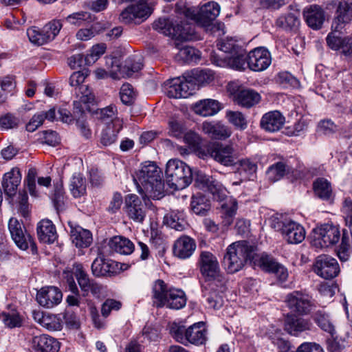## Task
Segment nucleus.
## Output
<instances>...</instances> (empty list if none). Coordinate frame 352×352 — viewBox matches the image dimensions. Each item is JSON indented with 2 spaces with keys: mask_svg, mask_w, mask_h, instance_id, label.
<instances>
[{
  "mask_svg": "<svg viewBox=\"0 0 352 352\" xmlns=\"http://www.w3.org/2000/svg\"><path fill=\"white\" fill-rule=\"evenodd\" d=\"M120 97L122 102L129 105L132 104L135 98V93L130 84H124L120 91Z\"/></svg>",
  "mask_w": 352,
  "mask_h": 352,
  "instance_id": "5fc2aeb1",
  "label": "nucleus"
},
{
  "mask_svg": "<svg viewBox=\"0 0 352 352\" xmlns=\"http://www.w3.org/2000/svg\"><path fill=\"white\" fill-rule=\"evenodd\" d=\"M133 2L135 3L128 6L120 14V20L124 23L129 24L138 19H145L151 14L147 0H134Z\"/></svg>",
  "mask_w": 352,
  "mask_h": 352,
  "instance_id": "4468645a",
  "label": "nucleus"
},
{
  "mask_svg": "<svg viewBox=\"0 0 352 352\" xmlns=\"http://www.w3.org/2000/svg\"><path fill=\"white\" fill-rule=\"evenodd\" d=\"M164 221L170 228L177 231L185 230L188 227L184 214L179 212L173 211L167 214L164 218Z\"/></svg>",
  "mask_w": 352,
  "mask_h": 352,
  "instance_id": "e433bc0d",
  "label": "nucleus"
},
{
  "mask_svg": "<svg viewBox=\"0 0 352 352\" xmlns=\"http://www.w3.org/2000/svg\"><path fill=\"white\" fill-rule=\"evenodd\" d=\"M283 333L280 329L275 330L274 333H271L270 338L272 342L277 345L278 349L281 351H286L289 348V343L285 340L283 337Z\"/></svg>",
  "mask_w": 352,
  "mask_h": 352,
  "instance_id": "69168bd1",
  "label": "nucleus"
},
{
  "mask_svg": "<svg viewBox=\"0 0 352 352\" xmlns=\"http://www.w3.org/2000/svg\"><path fill=\"white\" fill-rule=\"evenodd\" d=\"M177 58L184 63L197 61L200 58L199 52L190 46H184L179 49L177 54Z\"/></svg>",
  "mask_w": 352,
  "mask_h": 352,
  "instance_id": "de8ad7c7",
  "label": "nucleus"
},
{
  "mask_svg": "<svg viewBox=\"0 0 352 352\" xmlns=\"http://www.w3.org/2000/svg\"><path fill=\"white\" fill-rule=\"evenodd\" d=\"M286 166L283 162H277L271 166L267 170V177L272 182L280 180L285 174Z\"/></svg>",
  "mask_w": 352,
  "mask_h": 352,
  "instance_id": "8fccbe9b",
  "label": "nucleus"
},
{
  "mask_svg": "<svg viewBox=\"0 0 352 352\" xmlns=\"http://www.w3.org/2000/svg\"><path fill=\"white\" fill-rule=\"evenodd\" d=\"M42 326L49 330H60L62 328V322L60 319L55 315L46 314L44 320L42 322Z\"/></svg>",
  "mask_w": 352,
  "mask_h": 352,
  "instance_id": "bf43d9fd",
  "label": "nucleus"
},
{
  "mask_svg": "<svg viewBox=\"0 0 352 352\" xmlns=\"http://www.w3.org/2000/svg\"><path fill=\"white\" fill-rule=\"evenodd\" d=\"M250 221H243V234L249 241L243 240V261L254 267H259L263 271L270 273L277 266L278 262L270 255L263 252L258 253L256 237L251 232Z\"/></svg>",
  "mask_w": 352,
  "mask_h": 352,
  "instance_id": "f03ea898",
  "label": "nucleus"
},
{
  "mask_svg": "<svg viewBox=\"0 0 352 352\" xmlns=\"http://www.w3.org/2000/svg\"><path fill=\"white\" fill-rule=\"evenodd\" d=\"M118 139V134L112 128L107 126L102 133L100 142L104 146L113 144Z\"/></svg>",
  "mask_w": 352,
  "mask_h": 352,
  "instance_id": "774afa93",
  "label": "nucleus"
},
{
  "mask_svg": "<svg viewBox=\"0 0 352 352\" xmlns=\"http://www.w3.org/2000/svg\"><path fill=\"white\" fill-rule=\"evenodd\" d=\"M314 320L324 331L329 333L331 336L336 334V328L329 316L322 311H318L314 316Z\"/></svg>",
  "mask_w": 352,
  "mask_h": 352,
  "instance_id": "a19ab883",
  "label": "nucleus"
},
{
  "mask_svg": "<svg viewBox=\"0 0 352 352\" xmlns=\"http://www.w3.org/2000/svg\"><path fill=\"white\" fill-rule=\"evenodd\" d=\"M242 242L236 241L230 244L223 257V265L229 273L239 272L242 267Z\"/></svg>",
  "mask_w": 352,
  "mask_h": 352,
  "instance_id": "a211bd4d",
  "label": "nucleus"
},
{
  "mask_svg": "<svg viewBox=\"0 0 352 352\" xmlns=\"http://www.w3.org/2000/svg\"><path fill=\"white\" fill-rule=\"evenodd\" d=\"M195 249V241L192 238L184 235L175 241L173 254L179 258L185 259L191 256Z\"/></svg>",
  "mask_w": 352,
  "mask_h": 352,
  "instance_id": "c756f323",
  "label": "nucleus"
},
{
  "mask_svg": "<svg viewBox=\"0 0 352 352\" xmlns=\"http://www.w3.org/2000/svg\"><path fill=\"white\" fill-rule=\"evenodd\" d=\"M153 302L160 307L166 306L170 309H179L186 304V297L182 289L170 288L162 280L155 282L153 287Z\"/></svg>",
  "mask_w": 352,
  "mask_h": 352,
  "instance_id": "20e7f679",
  "label": "nucleus"
},
{
  "mask_svg": "<svg viewBox=\"0 0 352 352\" xmlns=\"http://www.w3.org/2000/svg\"><path fill=\"white\" fill-rule=\"evenodd\" d=\"M276 25L285 30H293L296 29L300 25L298 16L294 13L280 16L276 22Z\"/></svg>",
  "mask_w": 352,
  "mask_h": 352,
  "instance_id": "c03bdc74",
  "label": "nucleus"
},
{
  "mask_svg": "<svg viewBox=\"0 0 352 352\" xmlns=\"http://www.w3.org/2000/svg\"><path fill=\"white\" fill-rule=\"evenodd\" d=\"M89 72L86 69L74 72L69 78V85L75 87V94L79 98L74 102V107L76 111L82 113L85 110H90V105L95 103V96L89 89L88 86L84 85Z\"/></svg>",
  "mask_w": 352,
  "mask_h": 352,
  "instance_id": "0eeeda50",
  "label": "nucleus"
},
{
  "mask_svg": "<svg viewBox=\"0 0 352 352\" xmlns=\"http://www.w3.org/2000/svg\"><path fill=\"white\" fill-rule=\"evenodd\" d=\"M276 82L283 86H296L298 85V80L287 72H280L275 77Z\"/></svg>",
  "mask_w": 352,
  "mask_h": 352,
  "instance_id": "e2e57ef3",
  "label": "nucleus"
},
{
  "mask_svg": "<svg viewBox=\"0 0 352 352\" xmlns=\"http://www.w3.org/2000/svg\"><path fill=\"white\" fill-rule=\"evenodd\" d=\"M27 34L30 42L35 45H42L50 41L43 28L41 30H37L35 28H29L27 31Z\"/></svg>",
  "mask_w": 352,
  "mask_h": 352,
  "instance_id": "3c124183",
  "label": "nucleus"
},
{
  "mask_svg": "<svg viewBox=\"0 0 352 352\" xmlns=\"http://www.w3.org/2000/svg\"><path fill=\"white\" fill-rule=\"evenodd\" d=\"M72 243L78 248H87L92 242L91 233L80 227L76 228L72 230L71 235Z\"/></svg>",
  "mask_w": 352,
  "mask_h": 352,
  "instance_id": "c9c22d12",
  "label": "nucleus"
},
{
  "mask_svg": "<svg viewBox=\"0 0 352 352\" xmlns=\"http://www.w3.org/2000/svg\"><path fill=\"white\" fill-rule=\"evenodd\" d=\"M190 208L196 214L205 215L210 209V202L205 195L197 193L191 198Z\"/></svg>",
  "mask_w": 352,
  "mask_h": 352,
  "instance_id": "4c0bfd02",
  "label": "nucleus"
},
{
  "mask_svg": "<svg viewBox=\"0 0 352 352\" xmlns=\"http://www.w3.org/2000/svg\"><path fill=\"white\" fill-rule=\"evenodd\" d=\"M61 291L56 287L48 286L42 287L38 291L36 300L43 307L52 308L58 305L62 300Z\"/></svg>",
  "mask_w": 352,
  "mask_h": 352,
  "instance_id": "4be33fe9",
  "label": "nucleus"
},
{
  "mask_svg": "<svg viewBox=\"0 0 352 352\" xmlns=\"http://www.w3.org/2000/svg\"><path fill=\"white\" fill-rule=\"evenodd\" d=\"M261 99L260 94L254 90L243 89V107L250 108L258 104Z\"/></svg>",
  "mask_w": 352,
  "mask_h": 352,
  "instance_id": "6e6d98bb",
  "label": "nucleus"
},
{
  "mask_svg": "<svg viewBox=\"0 0 352 352\" xmlns=\"http://www.w3.org/2000/svg\"><path fill=\"white\" fill-rule=\"evenodd\" d=\"M111 250L121 254H130L134 250L133 243L128 239L116 236L113 237L109 242Z\"/></svg>",
  "mask_w": 352,
  "mask_h": 352,
  "instance_id": "f704fd0d",
  "label": "nucleus"
},
{
  "mask_svg": "<svg viewBox=\"0 0 352 352\" xmlns=\"http://www.w3.org/2000/svg\"><path fill=\"white\" fill-rule=\"evenodd\" d=\"M315 193L321 199H327L331 195L330 183L324 178H319L314 183Z\"/></svg>",
  "mask_w": 352,
  "mask_h": 352,
  "instance_id": "49530a36",
  "label": "nucleus"
},
{
  "mask_svg": "<svg viewBox=\"0 0 352 352\" xmlns=\"http://www.w3.org/2000/svg\"><path fill=\"white\" fill-rule=\"evenodd\" d=\"M21 181V174L18 168H12L9 172L4 174L2 187L4 192L9 197L15 195L17 187Z\"/></svg>",
  "mask_w": 352,
  "mask_h": 352,
  "instance_id": "2f4dec72",
  "label": "nucleus"
},
{
  "mask_svg": "<svg viewBox=\"0 0 352 352\" xmlns=\"http://www.w3.org/2000/svg\"><path fill=\"white\" fill-rule=\"evenodd\" d=\"M37 234L39 240L45 243H53L57 239L55 226L49 219H43L38 223Z\"/></svg>",
  "mask_w": 352,
  "mask_h": 352,
  "instance_id": "473e14b6",
  "label": "nucleus"
},
{
  "mask_svg": "<svg viewBox=\"0 0 352 352\" xmlns=\"http://www.w3.org/2000/svg\"><path fill=\"white\" fill-rule=\"evenodd\" d=\"M311 322L309 320L287 314L285 318L284 328L289 334L298 336L300 333L311 329Z\"/></svg>",
  "mask_w": 352,
  "mask_h": 352,
  "instance_id": "c85d7f7f",
  "label": "nucleus"
},
{
  "mask_svg": "<svg viewBox=\"0 0 352 352\" xmlns=\"http://www.w3.org/2000/svg\"><path fill=\"white\" fill-rule=\"evenodd\" d=\"M74 273L81 290L85 292L84 296L87 295L89 292L95 296L100 295L103 291L102 285L89 278L81 264H74Z\"/></svg>",
  "mask_w": 352,
  "mask_h": 352,
  "instance_id": "412c9836",
  "label": "nucleus"
},
{
  "mask_svg": "<svg viewBox=\"0 0 352 352\" xmlns=\"http://www.w3.org/2000/svg\"><path fill=\"white\" fill-rule=\"evenodd\" d=\"M121 302L114 299H107L102 305L101 313L104 317H107L112 310H119Z\"/></svg>",
  "mask_w": 352,
  "mask_h": 352,
  "instance_id": "338daca9",
  "label": "nucleus"
},
{
  "mask_svg": "<svg viewBox=\"0 0 352 352\" xmlns=\"http://www.w3.org/2000/svg\"><path fill=\"white\" fill-rule=\"evenodd\" d=\"M256 162L247 159L243 160V174L246 175V177L250 181H254L256 178Z\"/></svg>",
  "mask_w": 352,
  "mask_h": 352,
  "instance_id": "0e129e2a",
  "label": "nucleus"
},
{
  "mask_svg": "<svg viewBox=\"0 0 352 352\" xmlns=\"http://www.w3.org/2000/svg\"><path fill=\"white\" fill-rule=\"evenodd\" d=\"M351 21L352 0H340L331 23V30L340 32Z\"/></svg>",
  "mask_w": 352,
  "mask_h": 352,
  "instance_id": "f3484780",
  "label": "nucleus"
},
{
  "mask_svg": "<svg viewBox=\"0 0 352 352\" xmlns=\"http://www.w3.org/2000/svg\"><path fill=\"white\" fill-rule=\"evenodd\" d=\"M134 181L140 193L156 199L163 197L164 184L162 181V171L155 163L146 162L142 164Z\"/></svg>",
  "mask_w": 352,
  "mask_h": 352,
  "instance_id": "f257e3e1",
  "label": "nucleus"
},
{
  "mask_svg": "<svg viewBox=\"0 0 352 352\" xmlns=\"http://www.w3.org/2000/svg\"><path fill=\"white\" fill-rule=\"evenodd\" d=\"M285 302L289 309L298 315H307L315 308L311 297L300 292L287 294Z\"/></svg>",
  "mask_w": 352,
  "mask_h": 352,
  "instance_id": "9b49d317",
  "label": "nucleus"
},
{
  "mask_svg": "<svg viewBox=\"0 0 352 352\" xmlns=\"http://www.w3.org/2000/svg\"><path fill=\"white\" fill-rule=\"evenodd\" d=\"M182 12L187 19L195 21L207 31L215 32L223 29V24L214 22L220 12V7L216 2L211 1L204 4L199 11L194 8H184Z\"/></svg>",
  "mask_w": 352,
  "mask_h": 352,
  "instance_id": "7ed1b4c3",
  "label": "nucleus"
},
{
  "mask_svg": "<svg viewBox=\"0 0 352 352\" xmlns=\"http://www.w3.org/2000/svg\"><path fill=\"white\" fill-rule=\"evenodd\" d=\"M54 206L57 210H62L64 206V192L61 183L54 185V192L52 197Z\"/></svg>",
  "mask_w": 352,
  "mask_h": 352,
  "instance_id": "680f3d73",
  "label": "nucleus"
},
{
  "mask_svg": "<svg viewBox=\"0 0 352 352\" xmlns=\"http://www.w3.org/2000/svg\"><path fill=\"white\" fill-rule=\"evenodd\" d=\"M188 76L192 79L194 87L209 84L214 79V74L210 69H195Z\"/></svg>",
  "mask_w": 352,
  "mask_h": 352,
  "instance_id": "58836bf2",
  "label": "nucleus"
},
{
  "mask_svg": "<svg viewBox=\"0 0 352 352\" xmlns=\"http://www.w3.org/2000/svg\"><path fill=\"white\" fill-rule=\"evenodd\" d=\"M165 179L173 190L184 189L192 182L191 168L181 160H170L166 166Z\"/></svg>",
  "mask_w": 352,
  "mask_h": 352,
  "instance_id": "423d86ee",
  "label": "nucleus"
},
{
  "mask_svg": "<svg viewBox=\"0 0 352 352\" xmlns=\"http://www.w3.org/2000/svg\"><path fill=\"white\" fill-rule=\"evenodd\" d=\"M90 19V14L87 12L80 11L74 12L65 17L66 23L71 25L80 26Z\"/></svg>",
  "mask_w": 352,
  "mask_h": 352,
  "instance_id": "603ef678",
  "label": "nucleus"
},
{
  "mask_svg": "<svg viewBox=\"0 0 352 352\" xmlns=\"http://www.w3.org/2000/svg\"><path fill=\"white\" fill-rule=\"evenodd\" d=\"M197 154L202 159L212 158L225 166H232L236 160V153L231 145L219 142H209L197 150Z\"/></svg>",
  "mask_w": 352,
  "mask_h": 352,
  "instance_id": "6e6552de",
  "label": "nucleus"
},
{
  "mask_svg": "<svg viewBox=\"0 0 352 352\" xmlns=\"http://www.w3.org/2000/svg\"><path fill=\"white\" fill-rule=\"evenodd\" d=\"M19 120L11 113H7L0 118V128L9 130L18 126Z\"/></svg>",
  "mask_w": 352,
  "mask_h": 352,
  "instance_id": "052dcab7",
  "label": "nucleus"
},
{
  "mask_svg": "<svg viewBox=\"0 0 352 352\" xmlns=\"http://www.w3.org/2000/svg\"><path fill=\"white\" fill-rule=\"evenodd\" d=\"M202 131L212 140H225L230 137V129L221 122H204Z\"/></svg>",
  "mask_w": 352,
  "mask_h": 352,
  "instance_id": "393cba45",
  "label": "nucleus"
},
{
  "mask_svg": "<svg viewBox=\"0 0 352 352\" xmlns=\"http://www.w3.org/2000/svg\"><path fill=\"white\" fill-rule=\"evenodd\" d=\"M192 109L195 113L206 117L217 113L221 110V106L217 100L204 99L195 103Z\"/></svg>",
  "mask_w": 352,
  "mask_h": 352,
  "instance_id": "72a5a7b5",
  "label": "nucleus"
},
{
  "mask_svg": "<svg viewBox=\"0 0 352 352\" xmlns=\"http://www.w3.org/2000/svg\"><path fill=\"white\" fill-rule=\"evenodd\" d=\"M199 264L203 276L209 278H215L219 276L220 269L217 257L210 252H201Z\"/></svg>",
  "mask_w": 352,
  "mask_h": 352,
  "instance_id": "b1692460",
  "label": "nucleus"
},
{
  "mask_svg": "<svg viewBox=\"0 0 352 352\" xmlns=\"http://www.w3.org/2000/svg\"><path fill=\"white\" fill-rule=\"evenodd\" d=\"M285 122V116L279 111H270L261 118L260 125L267 132L274 133L280 130Z\"/></svg>",
  "mask_w": 352,
  "mask_h": 352,
  "instance_id": "a878e982",
  "label": "nucleus"
},
{
  "mask_svg": "<svg viewBox=\"0 0 352 352\" xmlns=\"http://www.w3.org/2000/svg\"><path fill=\"white\" fill-rule=\"evenodd\" d=\"M169 332L171 336L178 342L184 345L192 344H203L207 339V330L204 322L195 323L186 328L185 326L176 322L169 325Z\"/></svg>",
  "mask_w": 352,
  "mask_h": 352,
  "instance_id": "39448f33",
  "label": "nucleus"
},
{
  "mask_svg": "<svg viewBox=\"0 0 352 352\" xmlns=\"http://www.w3.org/2000/svg\"><path fill=\"white\" fill-rule=\"evenodd\" d=\"M314 272L324 279L336 277L340 272L337 261L328 255H320L317 257L314 267Z\"/></svg>",
  "mask_w": 352,
  "mask_h": 352,
  "instance_id": "dca6fc26",
  "label": "nucleus"
},
{
  "mask_svg": "<svg viewBox=\"0 0 352 352\" xmlns=\"http://www.w3.org/2000/svg\"><path fill=\"white\" fill-rule=\"evenodd\" d=\"M105 50L106 45L104 43L94 45L89 54L85 56V64L90 65L95 63L105 52Z\"/></svg>",
  "mask_w": 352,
  "mask_h": 352,
  "instance_id": "13d9d810",
  "label": "nucleus"
},
{
  "mask_svg": "<svg viewBox=\"0 0 352 352\" xmlns=\"http://www.w3.org/2000/svg\"><path fill=\"white\" fill-rule=\"evenodd\" d=\"M91 270L96 276H111L117 274L119 267L117 262L99 256L94 261Z\"/></svg>",
  "mask_w": 352,
  "mask_h": 352,
  "instance_id": "bb28decb",
  "label": "nucleus"
},
{
  "mask_svg": "<svg viewBox=\"0 0 352 352\" xmlns=\"http://www.w3.org/2000/svg\"><path fill=\"white\" fill-rule=\"evenodd\" d=\"M142 67L141 58L138 56H133L127 58L124 66L120 69V75L122 77H130L135 72H138Z\"/></svg>",
  "mask_w": 352,
  "mask_h": 352,
  "instance_id": "ea45409f",
  "label": "nucleus"
},
{
  "mask_svg": "<svg viewBox=\"0 0 352 352\" xmlns=\"http://www.w3.org/2000/svg\"><path fill=\"white\" fill-rule=\"evenodd\" d=\"M332 32H333L332 30ZM327 43L328 46L333 50H338L339 49H342L343 53L346 56H349L348 54V49L349 43V41H350L349 36H345V37H340L336 36L333 34V32H330L328 36H327Z\"/></svg>",
  "mask_w": 352,
  "mask_h": 352,
  "instance_id": "79ce46f5",
  "label": "nucleus"
},
{
  "mask_svg": "<svg viewBox=\"0 0 352 352\" xmlns=\"http://www.w3.org/2000/svg\"><path fill=\"white\" fill-rule=\"evenodd\" d=\"M0 319L3 324L9 328L21 327L22 320L18 312L16 311H3L0 314Z\"/></svg>",
  "mask_w": 352,
  "mask_h": 352,
  "instance_id": "09e8293b",
  "label": "nucleus"
},
{
  "mask_svg": "<svg viewBox=\"0 0 352 352\" xmlns=\"http://www.w3.org/2000/svg\"><path fill=\"white\" fill-rule=\"evenodd\" d=\"M245 62L250 70L261 72L270 67L272 63V56L265 47H258L249 52Z\"/></svg>",
  "mask_w": 352,
  "mask_h": 352,
  "instance_id": "ddd939ff",
  "label": "nucleus"
},
{
  "mask_svg": "<svg viewBox=\"0 0 352 352\" xmlns=\"http://www.w3.org/2000/svg\"><path fill=\"white\" fill-rule=\"evenodd\" d=\"M222 214L224 216V222L226 225H230L232 222V218L235 215L237 210L236 201L230 198L221 205Z\"/></svg>",
  "mask_w": 352,
  "mask_h": 352,
  "instance_id": "a18cd8bd",
  "label": "nucleus"
},
{
  "mask_svg": "<svg viewBox=\"0 0 352 352\" xmlns=\"http://www.w3.org/2000/svg\"><path fill=\"white\" fill-rule=\"evenodd\" d=\"M166 94L173 98H186L193 94L195 87L188 75L169 80L166 84Z\"/></svg>",
  "mask_w": 352,
  "mask_h": 352,
  "instance_id": "f8f14e48",
  "label": "nucleus"
},
{
  "mask_svg": "<svg viewBox=\"0 0 352 352\" xmlns=\"http://www.w3.org/2000/svg\"><path fill=\"white\" fill-rule=\"evenodd\" d=\"M281 232L283 238L291 244H298L304 241L306 235L305 228L294 221L283 223Z\"/></svg>",
  "mask_w": 352,
  "mask_h": 352,
  "instance_id": "5701e85b",
  "label": "nucleus"
},
{
  "mask_svg": "<svg viewBox=\"0 0 352 352\" xmlns=\"http://www.w3.org/2000/svg\"><path fill=\"white\" fill-rule=\"evenodd\" d=\"M63 27V23L59 19H53L43 26L45 33L50 41H52L58 34Z\"/></svg>",
  "mask_w": 352,
  "mask_h": 352,
  "instance_id": "864d4df0",
  "label": "nucleus"
},
{
  "mask_svg": "<svg viewBox=\"0 0 352 352\" xmlns=\"http://www.w3.org/2000/svg\"><path fill=\"white\" fill-rule=\"evenodd\" d=\"M31 344L34 352H58L59 349L58 342L47 335L34 336Z\"/></svg>",
  "mask_w": 352,
  "mask_h": 352,
  "instance_id": "7c9ffc66",
  "label": "nucleus"
},
{
  "mask_svg": "<svg viewBox=\"0 0 352 352\" xmlns=\"http://www.w3.org/2000/svg\"><path fill=\"white\" fill-rule=\"evenodd\" d=\"M124 210L134 221L142 223L146 217V209L142 200L136 195H129L125 198Z\"/></svg>",
  "mask_w": 352,
  "mask_h": 352,
  "instance_id": "aec40b11",
  "label": "nucleus"
},
{
  "mask_svg": "<svg viewBox=\"0 0 352 352\" xmlns=\"http://www.w3.org/2000/svg\"><path fill=\"white\" fill-rule=\"evenodd\" d=\"M303 16L309 27L313 30H319L325 21V13L318 5H311L303 10Z\"/></svg>",
  "mask_w": 352,
  "mask_h": 352,
  "instance_id": "cd10ccee",
  "label": "nucleus"
},
{
  "mask_svg": "<svg viewBox=\"0 0 352 352\" xmlns=\"http://www.w3.org/2000/svg\"><path fill=\"white\" fill-rule=\"evenodd\" d=\"M219 49L222 52L230 54V56L226 58L227 65L234 69L241 70V49L236 41L232 38L223 40L218 44Z\"/></svg>",
  "mask_w": 352,
  "mask_h": 352,
  "instance_id": "2eb2a0df",
  "label": "nucleus"
},
{
  "mask_svg": "<svg viewBox=\"0 0 352 352\" xmlns=\"http://www.w3.org/2000/svg\"><path fill=\"white\" fill-rule=\"evenodd\" d=\"M70 191L74 197H80L86 193V179L80 173H75L70 182Z\"/></svg>",
  "mask_w": 352,
  "mask_h": 352,
  "instance_id": "37998d69",
  "label": "nucleus"
},
{
  "mask_svg": "<svg viewBox=\"0 0 352 352\" xmlns=\"http://www.w3.org/2000/svg\"><path fill=\"white\" fill-rule=\"evenodd\" d=\"M8 229L12 240L20 249L27 250L29 244L34 246L32 236L24 230L23 225L16 219L9 220Z\"/></svg>",
  "mask_w": 352,
  "mask_h": 352,
  "instance_id": "6ab92c4d",
  "label": "nucleus"
},
{
  "mask_svg": "<svg viewBox=\"0 0 352 352\" xmlns=\"http://www.w3.org/2000/svg\"><path fill=\"white\" fill-rule=\"evenodd\" d=\"M227 89L233 100L238 104H241L242 85L240 81H232L229 82L227 86Z\"/></svg>",
  "mask_w": 352,
  "mask_h": 352,
  "instance_id": "4d7b16f0",
  "label": "nucleus"
},
{
  "mask_svg": "<svg viewBox=\"0 0 352 352\" xmlns=\"http://www.w3.org/2000/svg\"><path fill=\"white\" fill-rule=\"evenodd\" d=\"M155 30L177 40L190 41L194 38V29L190 23H173L167 19H159L153 23Z\"/></svg>",
  "mask_w": 352,
  "mask_h": 352,
  "instance_id": "1a4fd4ad",
  "label": "nucleus"
},
{
  "mask_svg": "<svg viewBox=\"0 0 352 352\" xmlns=\"http://www.w3.org/2000/svg\"><path fill=\"white\" fill-rule=\"evenodd\" d=\"M340 238L339 228L331 223H324L313 230L311 245L316 248H328L338 242Z\"/></svg>",
  "mask_w": 352,
  "mask_h": 352,
  "instance_id": "9d476101",
  "label": "nucleus"
}]
</instances>
